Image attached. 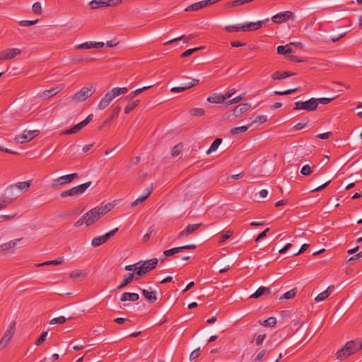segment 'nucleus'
I'll return each instance as SVG.
<instances>
[{
    "mask_svg": "<svg viewBox=\"0 0 362 362\" xmlns=\"http://www.w3.org/2000/svg\"><path fill=\"white\" fill-rule=\"evenodd\" d=\"M362 349V339H356L346 343V344L337 352L339 360H343Z\"/></svg>",
    "mask_w": 362,
    "mask_h": 362,
    "instance_id": "nucleus-1",
    "label": "nucleus"
},
{
    "mask_svg": "<svg viewBox=\"0 0 362 362\" xmlns=\"http://www.w3.org/2000/svg\"><path fill=\"white\" fill-rule=\"evenodd\" d=\"M158 262L157 258H152L144 262L141 261V263L138 267V270L136 272L137 276L140 279L142 276L152 271L156 268Z\"/></svg>",
    "mask_w": 362,
    "mask_h": 362,
    "instance_id": "nucleus-2",
    "label": "nucleus"
},
{
    "mask_svg": "<svg viewBox=\"0 0 362 362\" xmlns=\"http://www.w3.org/2000/svg\"><path fill=\"white\" fill-rule=\"evenodd\" d=\"M94 92L95 90H93L92 88L83 87L72 96L71 101L75 103L83 102L90 97Z\"/></svg>",
    "mask_w": 362,
    "mask_h": 362,
    "instance_id": "nucleus-3",
    "label": "nucleus"
},
{
    "mask_svg": "<svg viewBox=\"0 0 362 362\" xmlns=\"http://www.w3.org/2000/svg\"><path fill=\"white\" fill-rule=\"evenodd\" d=\"M293 109L294 110H303L308 112L315 110L317 109L315 98H310L307 101L296 102Z\"/></svg>",
    "mask_w": 362,
    "mask_h": 362,
    "instance_id": "nucleus-4",
    "label": "nucleus"
},
{
    "mask_svg": "<svg viewBox=\"0 0 362 362\" xmlns=\"http://www.w3.org/2000/svg\"><path fill=\"white\" fill-rule=\"evenodd\" d=\"M118 228H115V229L109 231L108 233L100 235L97 236L93 238L91 245L94 247H99L100 245L105 243L110 238L115 235V233L118 231Z\"/></svg>",
    "mask_w": 362,
    "mask_h": 362,
    "instance_id": "nucleus-5",
    "label": "nucleus"
},
{
    "mask_svg": "<svg viewBox=\"0 0 362 362\" xmlns=\"http://www.w3.org/2000/svg\"><path fill=\"white\" fill-rule=\"evenodd\" d=\"M295 14L292 11H286L280 12L272 17L271 20L273 23L281 24L288 20H294Z\"/></svg>",
    "mask_w": 362,
    "mask_h": 362,
    "instance_id": "nucleus-6",
    "label": "nucleus"
},
{
    "mask_svg": "<svg viewBox=\"0 0 362 362\" xmlns=\"http://www.w3.org/2000/svg\"><path fill=\"white\" fill-rule=\"evenodd\" d=\"M15 330L16 322L13 321L10 323L8 329L4 332V334L0 341V349L4 348L8 344V343L13 336Z\"/></svg>",
    "mask_w": 362,
    "mask_h": 362,
    "instance_id": "nucleus-7",
    "label": "nucleus"
},
{
    "mask_svg": "<svg viewBox=\"0 0 362 362\" xmlns=\"http://www.w3.org/2000/svg\"><path fill=\"white\" fill-rule=\"evenodd\" d=\"M84 216H86V221L88 222V226L95 223L97 221L103 216V214H100V209L98 208V206L90 209L86 214H85Z\"/></svg>",
    "mask_w": 362,
    "mask_h": 362,
    "instance_id": "nucleus-8",
    "label": "nucleus"
},
{
    "mask_svg": "<svg viewBox=\"0 0 362 362\" xmlns=\"http://www.w3.org/2000/svg\"><path fill=\"white\" fill-rule=\"evenodd\" d=\"M1 195L3 198L8 202V205L15 200H16L17 198L19 197L18 191L16 189V186L13 185L7 187L5 190V193Z\"/></svg>",
    "mask_w": 362,
    "mask_h": 362,
    "instance_id": "nucleus-9",
    "label": "nucleus"
},
{
    "mask_svg": "<svg viewBox=\"0 0 362 362\" xmlns=\"http://www.w3.org/2000/svg\"><path fill=\"white\" fill-rule=\"evenodd\" d=\"M40 134L39 130L26 131L25 130L21 135H18L15 138L17 143L23 144L30 141Z\"/></svg>",
    "mask_w": 362,
    "mask_h": 362,
    "instance_id": "nucleus-10",
    "label": "nucleus"
},
{
    "mask_svg": "<svg viewBox=\"0 0 362 362\" xmlns=\"http://www.w3.org/2000/svg\"><path fill=\"white\" fill-rule=\"evenodd\" d=\"M21 53L18 48L6 49L0 52V60H8Z\"/></svg>",
    "mask_w": 362,
    "mask_h": 362,
    "instance_id": "nucleus-11",
    "label": "nucleus"
},
{
    "mask_svg": "<svg viewBox=\"0 0 362 362\" xmlns=\"http://www.w3.org/2000/svg\"><path fill=\"white\" fill-rule=\"evenodd\" d=\"M215 4V1L214 0H204V1H201L199 2H197V3H194L189 6H187L186 8H185V11L187 12H189V11H199V9L202 8H204V7H206L209 5H212Z\"/></svg>",
    "mask_w": 362,
    "mask_h": 362,
    "instance_id": "nucleus-12",
    "label": "nucleus"
},
{
    "mask_svg": "<svg viewBox=\"0 0 362 362\" xmlns=\"http://www.w3.org/2000/svg\"><path fill=\"white\" fill-rule=\"evenodd\" d=\"M202 226V223L188 225L184 230H181L178 233L177 238H182L183 237H187V236L191 235L195 230H198Z\"/></svg>",
    "mask_w": 362,
    "mask_h": 362,
    "instance_id": "nucleus-13",
    "label": "nucleus"
},
{
    "mask_svg": "<svg viewBox=\"0 0 362 362\" xmlns=\"http://www.w3.org/2000/svg\"><path fill=\"white\" fill-rule=\"evenodd\" d=\"M116 97L115 94L113 93L112 90H111L110 92H107L105 96L100 100V103H98V108L99 110H104L106 108L111 101L115 99Z\"/></svg>",
    "mask_w": 362,
    "mask_h": 362,
    "instance_id": "nucleus-14",
    "label": "nucleus"
},
{
    "mask_svg": "<svg viewBox=\"0 0 362 362\" xmlns=\"http://www.w3.org/2000/svg\"><path fill=\"white\" fill-rule=\"evenodd\" d=\"M121 110V107L119 106H116L113 108L112 113L109 117H107L106 119L103 121V122L101 124V125L99 127V130H101L105 127H106L108 124H110L117 117L119 112Z\"/></svg>",
    "mask_w": 362,
    "mask_h": 362,
    "instance_id": "nucleus-15",
    "label": "nucleus"
},
{
    "mask_svg": "<svg viewBox=\"0 0 362 362\" xmlns=\"http://www.w3.org/2000/svg\"><path fill=\"white\" fill-rule=\"evenodd\" d=\"M139 278L137 276L136 274L134 273H128L125 275L124 279L122 281L119 285L117 286V289H121L127 286L129 284H130L133 280H139Z\"/></svg>",
    "mask_w": 362,
    "mask_h": 362,
    "instance_id": "nucleus-16",
    "label": "nucleus"
},
{
    "mask_svg": "<svg viewBox=\"0 0 362 362\" xmlns=\"http://www.w3.org/2000/svg\"><path fill=\"white\" fill-rule=\"evenodd\" d=\"M251 107V105L248 103H242L238 105H237L233 110V115L235 117L240 116L242 113L246 112L247 110H249Z\"/></svg>",
    "mask_w": 362,
    "mask_h": 362,
    "instance_id": "nucleus-17",
    "label": "nucleus"
},
{
    "mask_svg": "<svg viewBox=\"0 0 362 362\" xmlns=\"http://www.w3.org/2000/svg\"><path fill=\"white\" fill-rule=\"evenodd\" d=\"M296 73H293V72H291V71H277L276 72H274L272 76H271V78L273 79V80H281V79H284V78H286V77H288V76H294L296 75Z\"/></svg>",
    "mask_w": 362,
    "mask_h": 362,
    "instance_id": "nucleus-18",
    "label": "nucleus"
},
{
    "mask_svg": "<svg viewBox=\"0 0 362 362\" xmlns=\"http://www.w3.org/2000/svg\"><path fill=\"white\" fill-rule=\"evenodd\" d=\"M139 299V296L136 293H129V292H125L122 294L120 300L122 302L130 300V301H137Z\"/></svg>",
    "mask_w": 362,
    "mask_h": 362,
    "instance_id": "nucleus-19",
    "label": "nucleus"
},
{
    "mask_svg": "<svg viewBox=\"0 0 362 362\" xmlns=\"http://www.w3.org/2000/svg\"><path fill=\"white\" fill-rule=\"evenodd\" d=\"M92 184L91 181H88L86 183L81 184L76 187H72L74 190V196H78L83 194Z\"/></svg>",
    "mask_w": 362,
    "mask_h": 362,
    "instance_id": "nucleus-20",
    "label": "nucleus"
},
{
    "mask_svg": "<svg viewBox=\"0 0 362 362\" xmlns=\"http://www.w3.org/2000/svg\"><path fill=\"white\" fill-rule=\"evenodd\" d=\"M271 293V288L269 287L261 286L259 287L250 298H258L263 295H269Z\"/></svg>",
    "mask_w": 362,
    "mask_h": 362,
    "instance_id": "nucleus-21",
    "label": "nucleus"
},
{
    "mask_svg": "<svg viewBox=\"0 0 362 362\" xmlns=\"http://www.w3.org/2000/svg\"><path fill=\"white\" fill-rule=\"evenodd\" d=\"M206 100L210 103L217 104L223 103L225 101L223 99V95L220 93H213L211 95L207 98Z\"/></svg>",
    "mask_w": 362,
    "mask_h": 362,
    "instance_id": "nucleus-22",
    "label": "nucleus"
},
{
    "mask_svg": "<svg viewBox=\"0 0 362 362\" xmlns=\"http://www.w3.org/2000/svg\"><path fill=\"white\" fill-rule=\"evenodd\" d=\"M87 124L84 123L83 121H81L78 124L74 125L72 128L65 130L63 134H71L78 132L81 129H82Z\"/></svg>",
    "mask_w": 362,
    "mask_h": 362,
    "instance_id": "nucleus-23",
    "label": "nucleus"
},
{
    "mask_svg": "<svg viewBox=\"0 0 362 362\" xmlns=\"http://www.w3.org/2000/svg\"><path fill=\"white\" fill-rule=\"evenodd\" d=\"M87 124L84 123L83 121H81L78 124L74 125L72 128L65 130L63 134H71L78 132L81 129H82Z\"/></svg>",
    "mask_w": 362,
    "mask_h": 362,
    "instance_id": "nucleus-24",
    "label": "nucleus"
},
{
    "mask_svg": "<svg viewBox=\"0 0 362 362\" xmlns=\"http://www.w3.org/2000/svg\"><path fill=\"white\" fill-rule=\"evenodd\" d=\"M196 37H197V35H194V34H190L188 36L182 35V36H180L179 37L170 40L165 42L164 45H170V44H172V43H173L175 42L179 41V40H183V42L185 43H187L188 41L195 38Z\"/></svg>",
    "mask_w": 362,
    "mask_h": 362,
    "instance_id": "nucleus-25",
    "label": "nucleus"
},
{
    "mask_svg": "<svg viewBox=\"0 0 362 362\" xmlns=\"http://www.w3.org/2000/svg\"><path fill=\"white\" fill-rule=\"evenodd\" d=\"M263 25V22H259V21L254 23L250 22L244 25L245 31H251V30H257L262 28Z\"/></svg>",
    "mask_w": 362,
    "mask_h": 362,
    "instance_id": "nucleus-26",
    "label": "nucleus"
},
{
    "mask_svg": "<svg viewBox=\"0 0 362 362\" xmlns=\"http://www.w3.org/2000/svg\"><path fill=\"white\" fill-rule=\"evenodd\" d=\"M141 293L144 298L151 303H154L157 300V297L156 295V292L154 291H148L146 289H141Z\"/></svg>",
    "mask_w": 362,
    "mask_h": 362,
    "instance_id": "nucleus-27",
    "label": "nucleus"
},
{
    "mask_svg": "<svg viewBox=\"0 0 362 362\" xmlns=\"http://www.w3.org/2000/svg\"><path fill=\"white\" fill-rule=\"evenodd\" d=\"M32 183H33V180H28V181L19 182L13 185L16 186V189H18L21 191L25 192L31 186Z\"/></svg>",
    "mask_w": 362,
    "mask_h": 362,
    "instance_id": "nucleus-28",
    "label": "nucleus"
},
{
    "mask_svg": "<svg viewBox=\"0 0 362 362\" xmlns=\"http://www.w3.org/2000/svg\"><path fill=\"white\" fill-rule=\"evenodd\" d=\"M91 9H97L98 8L107 7V1L105 0H92L89 3Z\"/></svg>",
    "mask_w": 362,
    "mask_h": 362,
    "instance_id": "nucleus-29",
    "label": "nucleus"
},
{
    "mask_svg": "<svg viewBox=\"0 0 362 362\" xmlns=\"http://www.w3.org/2000/svg\"><path fill=\"white\" fill-rule=\"evenodd\" d=\"M259 323L264 327H274L276 325V319L274 317H270L264 320H259Z\"/></svg>",
    "mask_w": 362,
    "mask_h": 362,
    "instance_id": "nucleus-30",
    "label": "nucleus"
},
{
    "mask_svg": "<svg viewBox=\"0 0 362 362\" xmlns=\"http://www.w3.org/2000/svg\"><path fill=\"white\" fill-rule=\"evenodd\" d=\"M289 45H286L285 46L284 45H279L276 48L277 53L279 54H291L294 53L295 51L293 50L291 48L289 47Z\"/></svg>",
    "mask_w": 362,
    "mask_h": 362,
    "instance_id": "nucleus-31",
    "label": "nucleus"
},
{
    "mask_svg": "<svg viewBox=\"0 0 362 362\" xmlns=\"http://www.w3.org/2000/svg\"><path fill=\"white\" fill-rule=\"evenodd\" d=\"M70 182L68 181L67 176L63 175L53 180V186H64Z\"/></svg>",
    "mask_w": 362,
    "mask_h": 362,
    "instance_id": "nucleus-32",
    "label": "nucleus"
},
{
    "mask_svg": "<svg viewBox=\"0 0 362 362\" xmlns=\"http://www.w3.org/2000/svg\"><path fill=\"white\" fill-rule=\"evenodd\" d=\"M64 261V258L63 257H59L56 259L51 260V261H47L41 264H38L36 266L41 267V266H47V265H58L63 263Z\"/></svg>",
    "mask_w": 362,
    "mask_h": 362,
    "instance_id": "nucleus-33",
    "label": "nucleus"
},
{
    "mask_svg": "<svg viewBox=\"0 0 362 362\" xmlns=\"http://www.w3.org/2000/svg\"><path fill=\"white\" fill-rule=\"evenodd\" d=\"M21 240V239L19 238V239H16V240H11V241H9L8 243H6L4 244L0 245V250H7L13 248L16 245L17 242L20 241Z\"/></svg>",
    "mask_w": 362,
    "mask_h": 362,
    "instance_id": "nucleus-34",
    "label": "nucleus"
},
{
    "mask_svg": "<svg viewBox=\"0 0 362 362\" xmlns=\"http://www.w3.org/2000/svg\"><path fill=\"white\" fill-rule=\"evenodd\" d=\"M152 86H153V85H151V86H144V87H143L141 88L136 89V90L131 92L128 95H127L126 96V99H132L133 98H134L137 95L141 93L142 92H144V91L148 90V89H149Z\"/></svg>",
    "mask_w": 362,
    "mask_h": 362,
    "instance_id": "nucleus-35",
    "label": "nucleus"
},
{
    "mask_svg": "<svg viewBox=\"0 0 362 362\" xmlns=\"http://www.w3.org/2000/svg\"><path fill=\"white\" fill-rule=\"evenodd\" d=\"M250 126H251V124H250L247 126H242V127H239L232 128L230 130V133L232 135H235V134H239L245 132Z\"/></svg>",
    "mask_w": 362,
    "mask_h": 362,
    "instance_id": "nucleus-36",
    "label": "nucleus"
},
{
    "mask_svg": "<svg viewBox=\"0 0 362 362\" xmlns=\"http://www.w3.org/2000/svg\"><path fill=\"white\" fill-rule=\"evenodd\" d=\"M221 143H222V139H221V138L216 139L214 141V142L211 144L209 148L207 150L206 153L209 154V153L215 151L218 148V146H220V144Z\"/></svg>",
    "mask_w": 362,
    "mask_h": 362,
    "instance_id": "nucleus-37",
    "label": "nucleus"
},
{
    "mask_svg": "<svg viewBox=\"0 0 362 362\" xmlns=\"http://www.w3.org/2000/svg\"><path fill=\"white\" fill-rule=\"evenodd\" d=\"M225 30L228 32H239V31H245L244 25L239 26V25H227L225 27Z\"/></svg>",
    "mask_w": 362,
    "mask_h": 362,
    "instance_id": "nucleus-38",
    "label": "nucleus"
},
{
    "mask_svg": "<svg viewBox=\"0 0 362 362\" xmlns=\"http://www.w3.org/2000/svg\"><path fill=\"white\" fill-rule=\"evenodd\" d=\"M315 168V165L311 167L309 165H305L303 166V168H301L300 173L304 176H308L313 172V169Z\"/></svg>",
    "mask_w": 362,
    "mask_h": 362,
    "instance_id": "nucleus-39",
    "label": "nucleus"
},
{
    "mask_svg": "<svg viewBox=\"0 0 362 362\" xmlns=\"http://www.w3.org/2000/svg\"><path fill=\"white\" fill-rule=\"evenodd\" d=\"M112 207L113 205L111 203L98 206V208L100 209V214H103V216L107 214L112 209Z\"/></svg>",
    "mask_w": 362,
    "mask_h": 362,
    "instance_id": "nucleus-40",
    "label": "nucleus"
},
{
    "mask_svg": "<svg viewBox=\"0 0 362 362\" xmlns=\"http://www.w3.org/2000/svg\"><path fill=\"white\" fill-rule=\"evenodd\" d=\"M331 295V291H325L320 294H318L316 298H315V300L316 302H320L323 301L325 299H327L329 296Z\"/></svg>",
    "mask_w": 362,
    "mask_h": 362,
    "instance_id": "nucleus-41",
    "label": "nucleus"
},
{
    "mask_svg": "<svg viewBox=\"0 0 362 362\" xmlns=\"http://www.w3.org/2000/svg\"><path fill=\"white\" fill-rule=\"evenodd\" d=\"M296 291L297 288H294L287 292H286L282 297L280 298V299H292L296 295Z\"/></svg>",
    "mask_w": 362,
    "mask_h": 362,
    "instance_id": "nucleus-42",
    "label": "nucleus"
},
{
    "mask_svg": "<svg viewBox=\"0 0 362 362\" xmlns=\"http://www.w3.org/2000/svg\"><path fill=\"white\" fill-rule=\"evenodd\" d=\"M205 113V110L202 108L194 107L189 110V114L192 116H202Z\"/></svg>",
    "mask_w": 362,
    "mask_h": 362,
    "instance_id": "nucleus-43",
    "label": "nucleus"
},
{
    "mask_svg": "<svg viewBox=\"0 0 362 362\" xmlns=\"http://www.w3.org/2000/svg\"><path fill=\"white\" fill-rule=\"evenodd\" d=\"M180 252L181 249L180 248V247H177L165 250L163 252V255L165 257H170Z\"/></svg>",
    "mask_w": 362,
    "mask_h": 362,
    "instance_id": "nucleus-44",
    "label": "nucleus"
},
{
    "mask_svg": "<svg viewBox=\"0 0 362 362\" xmlns=\"http://www.w3.org/2000/svg\"><path fill=\"white\" fill-rule=\"evenodd\" d=\"M309 122V119L308 118H303L301 119L300 122H299L298 124H296L293 129L295 130H300L302 129L303 127H305Z\"/></svg>",
    "mask_w": 362,
    "mask_h": 362,
    "instance_id": "nucleus-45",
    "label": "nucleus"
},
{
    "mask_svg": "<svg viewBox=\"0 0 362 362\" xmlns=\"http://www.w3.org/2000/svg\"><path fill=\"white\" fill-rule=\"evenodd\" d=\"M113 93L115 94V97L119 96L121 94H125L128 92V89L126 87L123 88H114L112 89Z\"/></svg>",
    "mask_w": 362,
    "mask_h": 362,
    "instance_id": "nucleus-46",
    "label": "nucleus"
},
{
    "mask_svg": "<svg viewBox=\"0 0 362 362\" xmlns=\"http://www.w3.org/2000/svg\"><path fill=\"white\" fill-rule=\"evenodd\" d=\"M202 48H203L202 47H195V48H191V49H187L181 54V57H183V58L187 57L192 55L194 52H195L198 50H200Z\"/></svg>",
    "mask_w": 362,
    "mask_h": 362,
    "instance_id": "nucleus-47",
    "label": "nucleus"
},
{
    "mask_svg": "<svg viewBox=\"0 0 362 362\" xmlns=\"http://www.w3.org/2000/svg\"><path fill=\"white\" fill-rule=\"evenodd\" d=\"M299 89H300V88H293V89H288V90H284V91L276 90V91H274V95H289V94H291L293 93L296 92Z\"/></svg>",
    "mask_w": 362,
    "mask_h": 362,
    "instance_id": "nucleus-48",
    "label": "nucleus"
},
{
    "mask_svg": "<svg viewBox=\"0 0 362 362\" xmlns=\"http://www.w3.org/2000/svg\"><path fill=\"white\" fill-rule=\"evenodd\" d=\"M86 273L81 271H74L71 272L69 275L70 279H76L79 277H83L85 276Z\"/></svg>",
    "mask_w": 362,
    "mask_h": 362,
    "instance_id": "nucleus-49",
    "label": "nucleus"
},
{
    "mask_svg": "<svg viewBox=\"0 0 362 362\" xmlns=\"http://www.w3.org/2000/svg\"><path fill=\"white\" fill-rule=\"evenodd\" d=\"M141 263V261L138 262L134 264L127 265L124 267V269L127 271H130V272L134 271V274H136V272L138 270V267Z\"/></svg>",
    "mask_w": 362,
    "mask_h": 362,
    "instance_id": "nucleus-50",
    "label": "nucleus"
},
{
    "mask_svg": "<svg viewBox=\"0 0 362 362\" xmlns=\"http://www.w3.org/2000/svg\"><path fill=\"white\" fill-rule=\"evenodd\" d=\"M33 11L35 14L40 15L42 13V6L40 2H35L33 5Z\"/></svg>",
    "mask_w": 362,
    "mask_h": 362,
    "instance_id": "nucleus-51",
    "label": "nucleus"
},
{
    "mask_svg": "<svg viewBox=\"0 0 362 362\" xmlns=\"http://www.w3.org/2000/svg\"><path fill=\"white\" fill-rule=\"evenodd\" d=\"M47 336V332H43L39 338L35 342L36 346H40L42 343H43L46 340V337Z\"/></svg>",
    "mask_w": 362,
    "mask_h": 362,
    "instance_id": "nucleus-52",
    "label": "nucleus"
},
{
    "mask_svg": "<svg viewBox=\"0 0 362 362\" xmlns=\"http://www.w3.org/2000/svg\"><path fill=\"white\" fill-rule=\"evenodd\" d=\"M76 49H91L93 48V42H86L76 47Z\"/></svg>",
    "mask_w": 362,
    "mask_h": 362,
    "instance_id": "nucleus-53",
    "label": "nucleus"
},
{
    "mask_svg": "<svg viewBox=\"0 0 362 362\" xmlns=\"http://www.w3.org/2000/svg\"><path fill=\"white\" fill-rule=\"evenodd\" d=\"M66 319L64 316H60L58 317H55L52 319L49 324L54 325V324H63L66 322Z\"/></svg>",
    "mask_w": 362,
    "mask_h": 362,
    "instance_id": "nucleus-54",
    "label": "nucleus"
},
{
    "mask_svg": "<svg viewBox=\"0 0 362 362\" xmlns=\"http://www.w3.org/2000/svg\"><path fill=\"white\" fill-rule=\"evenodd\" d=\"M182 146L180 144L177 145H175L172 150V156H178L180 152L182 151Z\"/></svg>",
    "mask_w": 362,
    "mask_h": 362,
    "instance_id": "nucleus-55",
    "label": "nucleus"
},
{
    "mask_svg": "<svg viewBox=\"0 0 362 362\" xmlns=\"http://www.w3.org/2000/svg\"><path fill=\"white\" fill-rule=\"evenodd\" d=\"M361 257H362V252H360L358 253H357L356 255L351 257L348 260H347V263H349V264H353L355 263V262L360 259Z\"/></svg>",
    "mask_w": 362,
    "mask_h": 362,
    "instance_id": "nucleus-56",
    "label": "nucleus"
},
{
    "mask_svg": "<svg viewBox=\"0 0 362 362\" xmlns=\"http://www.w3.org/2000/svg\"><path fill=\"white\" fill-rule=\"evenodd\" d=\"M233 235V232L231 230H228L226 233L221 236L219 243H223L226 240L230 238Z\"/></svg>",
    "mask_w": 362,
    "mask_h": 362,
    "instance_id": "nucleus-57",
    "label": "nucleus"
},
{
    "mask_svg": "<svg viewBox=\"0 0 362 362\" xmlns=\"http://www.w3.org/2000/svg\"><path fill=\"white\" fill-rule=\"evenodd\" d=\"M38 20H35V21H21L19 22V25L21 26H24V27H28V26H31V25H33L35 24H36L37 23Z\"/></svg>",
    "mask_w": 362,
    "mask_h": 362,
    "instance_id": "nucleus-58",
    "label": "nucleus"
},
{
    "mask_svg": "<svg viewBox=\"0 0 362 362\" xmlns=\"http://www.w3.org/2000/svg\"><path fill=\"white\" fill-rule=\"evenodd\" d=\"M267 121V117L266 115H259V116L256 117L255 119L252 123H250V124L252 125V124H254L255 122H259V124H263V123L266 122Z\"/></svg>",
    "mask_w": 362,
    "mask_h": 362,
    "instance_id": "nucleus-59",
    "label": "nucleus"
},
{
    "mask_svg": "<svg viewBox=\"0 0 362 362\" xmlns=\"http://www.w3.org/2000/svg\"><path fill=\"white\" fill-rule=\"evenodd\" d=\"M191 88V86H178V87H173L170 89V91L172 93H180V92H182L184 90H186L187 89H189Z\"/></svg>",
    "mask_w": 362,
    "mask_h": 362,
    "instance_id": "nucleus-60",
    "label": "nucleus"
},
{
    "mask_svg": "<svg viewBox=\"0 0 362 362\" xmlns=\"http://www.w3.org/2000/svg\"><path fill=\"white\" fill-rule=\"evenodd\" d=\"M333 99H334V98H315V100H316L317 106L319 103L322 104V105L327 104L329 102H331Z\"/></svg>",
    "mask_w": 362,
    "mask_h": 362,
    "instance_id": "nucleus-61",
    "label": "nucleus"
},
{
    "mask_svg": "<svg viewBox=\"0 0 362 362\" xmlns=\"http://www.w3.org/2000/svg\"><path fill=\"white\" fill-rule=\"evenodd\" d=\"M267 337L266 334H259L255 338V343L257 346H261Z\"/></svg>",
    "mask_w": 362,
    "mask_h": 362,
    "instance_id": "nucleus-62",
    "label": "nucleus"
},
{
    "mask_svg": "<svg viewBox=\"0 0 362 362\" xmlns=\"http://www.w3.org/2000/svg\"><path fill=\"white\" fill-rule=\"evenodd\" d=\"M74 194L73 188H71V189H69L68 190L63 191L60 194V197L62 198H66V197H74Z\"/></svg>",
    "mask_w": 362,
    "mask_h": 362,
    "instance_id": "nucleus-63",
    "label": "nucleus"
},
{
    "mask_svg": "<svg viewBox=\"0 0 362 362\" xmlns=\"http://www.w3.org/2000/svg\"><path fill=\"white\" fill-rule=\"evenodd\" d=\"M85 223L88 226V222L86 221V216L83 215L81 218H79L75 223L74 227L78 228Z\"/></svg>",
    "mask_w": 362,
    "mask_h": 362,
    "instance_id": "nucleus-64",
    "label": "nucleus"
}]
</instances>
